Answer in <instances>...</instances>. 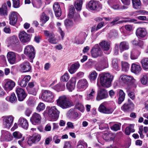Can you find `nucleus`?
I'll use <instances>...</instances> for the list:
<instances>
[{
    "instance_id": "f257e3e1",
    "label": "nucleus",
    "mask_w": 148,
    "mask_h": 148,
    "mask_svg": "<svg viewBox=\"0 0 148 148\" xmlns=\"http://www.w3.org/2000/svg\"><path fill=\"white\" fill-rule=\"evenodd\" d=\"M113 77L110 74L103 73L100 75V83L102 86L105 87H109L111 84Z\"/></svg>"
},
{
    "instance_id": "f03ea898",
    "label": "nucleus",
    "mask_w": 148,
    "mask_h": 148,
    "mask_svg": "<svg viewBox=\"0 0 148 148\" xmlns=\"http://www.w3.org/2000/svg\"><path fill=\"white\" fill-rule=\"evenodd\" d=\"M56 101L57 105L63 109L69 108L73 105V102L69 101L65 96L60 97Z\"/></svg>"
},
{
    "instance_id": "7ed1b4c3",
    "label": "nucleus",
    "mask_w": 148,
    "mask_h": 148,
    "mask_svg": "<svg viewBox=\"0 0 148 148\" xmlns=\"http://www.w3.org/2000/svg\"><path fill=\"white\" fill-rule=\"evenodd\" d=\"M53 93L48 90H44L41 96V98L43 101L49 102H53Z\"/></svg>"
},
{
    "instance_id": "20e7f679",
    "label": "nucleus",
    "mask_w": 148,
    "mask_h": 148,
    "mask_svg": "<svg viewBox=\"0 0 148 148\" xmlns=\"http://www.w3.org/2000/svg\"><path fill=\"white\" fill-rule=\"evenodd\" d=\"M48 114L52 120H56L59 116L60 112L55 106L50 108L49 110Z\"/></svg>"
},
{
    "instance_id": "39448f33",
    "label": "nucleus",
    "mask_w": 148,
    "mask_h": 148,
    "mask_svg": "<svg viewBox=\"0 0 148 148\" xmlns=\"http://www.w3.org/2000/svg\"><path fill=\"white\" fill-rule=\"evenodd\" d=\"M108 96L107 90L104 88H101L97 91L96 100L99 101L107 98Z\"/></svg>"
},
{
    "instance_id": "423d86ee",
    "label": "nucleus",
    "mask_w": 148,
    "mask_h": 148,
    "mask_svg": "<svg viewBox=\"0 0 148 148\" xmlns=\"http://www.w3.org/2000/svg\"><path fill=\"white\" fill-rule=\"evenodd\" d=\"M24 54L27 56L29 59H33L35 56L34 48L31 45L27 46L24 49Z\"/></svg>"
},
{
    "instance_id": "0eeeda50",
    "label": "nucleus",
    "mask_w": 148,
    "mask_h": 148,
    "mask_svg": "<svg viewBox=\"0 0 148 148\" xmlns=\"http://www.w3.org/2000/svg\"><path fill=\"white\" fill-rule=\"evenodd\" d=\"M3 124L5 128H9L12 124L14 117L12 116H9L7 117H3Z\"/></svg>"
},
{
    "instance_id": "6e6552de",
    "label": "nucleus",
    "mask_w": 148,
    "mask_h": 148,
    "mask_svg": "<svg viewBox=\"0 0 148 148\" xmlns=\"http://www.w3.org/2000/svg\"><path fill=\"white\" fill-rule=\"evenodd\" d=\"M91 55L94 58H97L102 55V51L98 45H95L92 48L91 51Z\"/></svg>"
},
{
    "instance_id": "1a4fd4ad",
    "label": "nucleus",
    "mask_w": 148,
    "mask_h": 148,
    "mask_svg": "<svg viewBox=\"0 0 148 148\" xmlns=\"http://www.w3.org/2000/svg\"><path fill=\"white\" fill-rule=\"evenodd\" d=\"M101 7V4L98 1H91L87 5L88 8L90 10H96Z\"/></svg>"
},
{
    "instance_id": "9d476101",
    "label": "nucleus",
    "mask_w": 148,
    "mask_h": 148,
    "mask_svg": "<svg viewBox=\"0 0 148 148\" xmlns=\"http://www.w3.org/2000/svg\"><path fill=\"white\" fill-rule=\"evenodd\" d=\"M16 92L18 100L20 101H23L27 95L24 90L20 88H17L16 90Z\"/></svg>"
},
{
    "instance_id": "9b49d317",
    "label": "nucleus",
    "mask_w": 148,
    "mask_h": 148,
    "mask_svg": "<svg viewBox=\"0 0 148 148\" xmlns=\"http://www.w3.org/2000/svg\"><path fill=\"white\" fill-rule=\"evenodd\" d=\"M41 138V136L40 134L37 133L34 134L29 138L27 143L30 145L32 143H37L40 140Z\"/></svg>"
},
{
    "instance_id": "f8f14e48",
    "label": "nucleus",
    "mask_w": 148,
    "mask_h": 148,
    "mask_svg": "<svg viewBox=\"0 0 148 148\" xmlns=\"http://www.w3.org/2000/svg\"><path fill=\"white\" fill-rule=\"evenodd\" d=\"M7 57L9 62L12 64L15 63L16 61V53L12 51H9L7 53Z\"/></svg>"
},
{
    "instance_id": "ddd939ff",
    "label": "nucleus",
    "mask_w": 148,
    "mask_h": 148,
    "mask_svg": "<svg viewBox=\"0 0 148 148\" xmlns=\"http://www.w3.org/2000/svg\"><path fill=\"white\" fill-rule=\"evenodd\" d=\"M19 37L20 40L24 43L29 42L30 39V35L27 34L24 31H22L20 32Z\"/></svg>"
},
{
    "instance_id": "4468645a",
    "label": "nucleus",
    "mask_w": 148,
    "mask_h": 148,
    "mask_svg": "<svg viewBox=\"0 0 148 148\" xmlns=\"http://www.w3.org/2000/svg\"><path fill=\"white\" fill-rule=\"evenodd\" d=\"M120 79L125 83L127 82L134 84L136 82V80L131 76L123 75L121 76Z\"/></svg>"
},
{
    "instance_id": "2eb2a0df",
    "label": "nucleus",
    "mask_w": 148,
    "mask_h": 148,
    "mask_svg": "<svg viewBox=\"0 0 148 148\" xmlns=\"http://www.w3.org/2000/svg\"><path fill=\"white\" fill-rule=\"evenodd\" d=\"M99 110L101 112L105 114H110L112 113L114 111V109L110 107H106L101 104L99 108Z\"/></svg>"
},
{
    "instance_id": "dca6fc26",
    "label": "nucleus",
    "mask_w": 148,
    "mask_h": 148,
    "mask_svg": "<svg viewBox=\"0 0 148 148\" xmlns=\"http://www.w3.org/2000/svg\"><path fill=\"white\" fill-rule=\"evenodd\" d=\"M18 15V13L15 12H12L10 13L9 15L10 24L14 25L16 23Z\"/></svg>"
},
{
    "instance_id": "f3484780",
    "label": "nucleus",
    "mask_w": 148,
    "mask_h": 148,
    "mask_svg": "<svg viewBox=\"0 0 148 148\" xmlns=\"http://www.w3.org/2000/svg\"><path fill=\"white\" fill-rule=\"evenodd\" d=\"M134 104L132 103H126L121 107L122 110L124 112L131 111L134 109Z\"/></svg>"
},
{
    "instance_id": "a211bd4d",
    "label": "nucleus",
    "mask_w": 148,
    "mask_h": 148,
    "mask_svg": "<svg viewBox=\"0 0 148 148\" xmlns=\"http://www.w3.org/2000/svg\"><path fill=\"white\" fill-rule=\"evenodd\" d=\"M88 85V83L86 80L83 79L79 80L77 86L78 89L84 90L86 88Z\"/></svg>"
},
{
    "instance_id": "6ab92c4d",
    "label": "nucleus",
    "mask_w": 148,
    "mask_h": 148,
    "mask_svg": "<svg viewBox=\"0 0 148 148\" xmlns=\"http://www.w3.org/2000/svg\"><path fill=\"white\" fill-rule=\"evenodd\" d=\"M41 118L40 114L34 113L32 115L31 121L34 124H39L40 123Z\"/></svg>"
},
{
    "instance_id": "aec40b11",
    "label": "nucleus",
    "mask_w": 148,
    "mask_h": 148,
    "mask_svg": "<svg viewBox=\"0 0 148 148\" xmlns=\"http://www.w3.org/2000/svg\"><path fill=\"white\" fill-rule=\"evenodd\" d=\"M15 85V83L10 79L7 80L4 86V89L6 91H9L12 90Z\"/></svg>"
},
{
    "instance_id": "412c9836",
    "label": "nucleus",
    "mask_w": 148,
    "mask_h": 148,
    "mask_svg": "<svg viewBox=\"0 0 148 148\" xmlns=\"http://www.w3.org/2000/svg\"><path fill=\"white\" fill-rule=\"evenodd\" d=\"M76 82V78L75 77H73L67 83L66 87L69 91H72L74 89Z\"/></svg>"
},
{
    "instance_id": "4be33fe9",
    "label": "nucleus",
    "mask_w": 148,
    "mask_h": 148,
    "mask_svg": "<svg viewBox=\"0 0 148 148\" xmlns=\"http://www.w3.org/2000/svg\"><path fill=\"white\" fill-rule=\"evenodd\" d=\"M53 9L56 17H60L62 14V11L60 6L58 2H55L53 5Z\"/></svg>"
},
{
    "instance_id": "5701e85b",
    "label": "nucleus",
    "mask_w": 148,
    "mask_h": 148,
    "mask_svg": "<svg viewBox=\"0 0 148 148\" xmlns=\"http://www.w3.org/2000/svg\"><path fill=\"white\" fill-rule=\"evenodd\" d=\"M20 66L21 70L24 72L29 71L31 69V66L28 62L23 63L20 64Z\"/></svg>"
},
{
    "instance_id": "b1692460",
    "label": "nucleus",
    "mask_w": 148,
    "mask_h": 148,
    "mask_svg": "<svg viewBox=\"0 0 148 148\" xmlns=\"http://www.w3.org/2000/svg\"><path fill=\"white\" fill-rule=\"evenodd\" d=\"M132 72L136 74H138L141 72L142 69L140 65L132 64L131 68Z\"/></svg>"
},
{
    "instance_id": "393cba45",
    "label": "nucleus",
    "mask_w": 148,
    "mask_h": 148,
    "mask_svg": "<svg viewBox=\"0 0 148 148\" xmlns=\"http://www.w3.org/2000/svg\"><path fill=\"white\" fill-rule=\"evenodd\" d=\"M19 125L23 128L27 129L28 127V122L25 118L22 117L20 118L18 121Z\"/></svg>"
},
{
    "instance_id": "a878e982",
    "label": "nucleus",
    "mask_w": 148,
    "mask_h": 148,
    "mask_svg": "<svg viewBox=\"0 0 148 148\" xmlns=\"http://www.w3.org/2000/svg\"><path fill=\"white\" fill-rule=\"evenodd\" d=\"M147 34V32L145 29L143 28H138L136 31V35L142 38L145 37Z\"/></svg>"
},
{
    "instance_id": "bb28decb",
    "label": "nucleus",
    "mask_w": 148,
    "mask_h": 148,
    "mask_svg": "<svg viewBox=\"0 0 148 148\" xmlns=\"http://www.w3.org/2000/svg\"><path fill=\"white\" fill-rule=\"evenodd\" d=\"M30 78L31 76L30 75L25 76L19 82V85L22 87H25Z\"/></svg>"
},
{
    "instance_id": "cd10ccee",
    "label": "nucleus",
    "mask_w": 148,
    "mask_h": 148,
    "mask_svg": "<svg viewBox=\"0 0 148 148\" xmlns=\"http://www.w3.org/2000/svg\"><path fill=\"white\" fill-rule=\"evenodd\" d=\"M129 48L128 43L126 41L121 42L119 45V49L121 52L127 50Z\"/></svg>"
},
{
    "instance_id": "c85d7f7f",
    "label": "nucleus",
    "mask_w": 148,
    "mask_h": 148,
    "mask_svg": "<svg viewBox=\"0 0 148 148\" xmlns=\"http://www.w3.org/2000/svg\"><path fill=\"white\" fill-rule=\"evenodd\" d=\"M79 63H75L72 64L69 69L68 71L71 74L75 73L77 69L79 68Z\"/></svg>"
},
{
    "instance_id": "c756f323",
    "label": "nucleus",
    "mask_w": 148,
    "mask_h": 148,
    "mask_svg": "<svg viewBox=\"0 0 148 148\" xmlns=\"http://www.w3.org/2000/svg\"><path fill=\"white\" fill-rule=\"evenodd\" d=\"M100 46L105 51H108L110 48V43L105 40H103L99 43Z\"/></svg>"
},
{
    "instance_id": "7c9ffc66",
    "label": "nucleus",
    "mask_w": 148,
    "mask_h": 148,
    "mask_svg": "<svg viewBox=\"0 0 148 148\" xmlns=\"http://www.w3.org/2000/svg\"><path fill=\"white\" fill-rule=\"evenodd\" d=\"M2 133L1 136L5 140L9 141L11 140L12 136L9 132L6 131H3L2 132Z\"/></svg>"
},
{
    "instance_id": "2f4dec72",
    "label": "nucleus",
    "mask_w": 148,
    "mask_h": 148,
    "mask_svg": "<svg viewBox=\"0 0 148 148\" xmlns=\"http://www.w3.org/2000/svg\"><path fill=\"white\" fill-rule=\"evenodd\" d=\"M0 15L3 16L8 15V9L6 3L3 4L0 8Z\"/></svg>"
},
{
    "instance_id": "473e14b6",
    "label": "nucleus",
    "mask_w": 148,
    "mask_h": 148,
    "mask_svg": "<svg viewBox=\"0 0 148 148\" xmlns=\"http://www.w3.org/2000/svg\"><path fill=\"white\" fill-rule=\"evenodd\" d=\"M103 138L106 140H113L115 137V135L112 133L107 132L105 133L103 136Z\"/></svg>"
},
{
    "instance_id": "72a5a7b5",
    "label": "nucleus",
    "mask_w": 148,
    "mask_h": 148,
    "mask_svg": "<svg viewBox=\"0 0 148 148\" xmlns=\"http://www.w3.org/2000/svg\"><path fill=\"white\" fill-rule=\"evenodd\" d=\"M18 40L17 37L15 36H11L8 39V42L11 45L18 44Z\"/></svg>"
},
{
    "instance_id": "f704fd0d",
    "label": "nucleus",
    "mask_w": 148,
    "mask_h": 148,
    "mask_svg": "<svg viewBox=\"0 0 148 148\" xmlns=\"http://www.w3.org/2000/svg\"><path fill=\"white\" fill-rule=\"evenodd\" d=\"M134 125L130 124L127 127L125 130V134L127 135H129L131 132H133L135 131L134 129Z\"/></svg>"
},
{
    "instance_id": "c9c22d12",
    "label": "nucleus",
    "mask_w": 148,
    "mask_h": 148,
    "mask_svg": "<svg viewBox=\"0 0 148 148\" xmlns=\"http://www.w3.org/2000/svg\"><path fill=\"white\" fill-rule=\"evenodd\" d=\"M133 7L136 9H139L141 8V3L140 0H132Z\"/></svg>"
},
{
    "instance_id": "e433bc0d",
    "label": "nucleus",
    "mask_w": 148,
    "mask_h": 148,
    "mask_svg": "<svg viewBox=\"0 0 148 148\" xmlns=\"http://www.w3.org/2000/svg\"><path fill=\"white\" fill-rule=\"evenodd\" d=\"M83 1L82 0H77L75 2V7L77 10L80 11L82 9Z\"/></svg>"
},
{
    "instance_id": "4c0bfd02",
    "label": "nucleus",
    "mask_w": 148,
    "mask_h": 148,
    "mask_svg": "<svg viewBox=\"0 0 148 148\" xmlns=\"http://www.w3.org/2000/svg\"><path fill=\"white\" fill-rule=\"evenodd\" d=\"M65 88V84L64 83H59L54 87V89L57 91L63 90Z\"/></svg>"
},
{
    "instance_id": "58836bf2",
    "label": "nucleus",
    "mask_w": 148,
    "mask_h": 148,
    "mask_svg": "<svg viewBox=\"0 0 148 148\" xmlns=\"http://www.w3.org/2000/svg\"><path fill=\"white\" fill-rule=\"evenodd\" d=\"M69 12L68 14V17L70 18H73L74 15L75 9L73 5L70 6L69 8Z\"/></svg>"
},
{
    "instance_id": "ea45409f",
    "label": "nucleus",
    "mask_w": 148,
    "mask_h": 148,
    "mask_svg": "<svg viewBox=\"0 0 148 148\" xmlns=\"http://www.w3.org/2000/svg\"><path fill=\"white\" fill-rule=\"evenodd\" d=\"M142 67L144 69H148V58L142 59L141 61Z\"/></svg>"
},
{
    "instance_id": "a19ab883",
    "label": "nucleus",
    "mask_w": 148,
    "mask_h": 148,
    "mask_svg": "<svg viewBox=\"0 0 148 148\" xmlns=\"http://www.w3.org/2000/svg\"><path fill=\"white\" fill-rule=\"evenodd\" d=\"M97 73L95 71H92L89 75V78L91 81H95L96 79Z\"/></svg>"
},
{
    "instance_id": "79ce46f5",
    "label": "nucleus",
    "mask_w": 148,
    "mask_h": 148,
    "mask_svg": "<svg viewBox=\"0 0 148 148\" xmlns=\"http://www.w3.org/2000/svg\"><path fill=\"white\" fill-rule=\"evenodd\" d=\"M122 69L123 71H127L129 68V64L127 62H121Z\"/></svg>"
},
{
    "instance_id": "37998d69",
    "label": "nucleus",
    "mask_w": 148,
    "mask_h": 148,
    "mask_svg": "<svg viewBox=\"0 0 148 148\" xmlns=\"http://www.w3.org/2000/svg\"><path fill=\"white\" fill-rule=\"evenodd\" d=\"M90 91V92L88 93L87 95L86 99L87 100L92 99L95 95V92L94 89H92Z\"/></svg>"
},
{
    "instance_id": "c03bdc74",
    "label": "nucleus",
    "mask_w": 148,
    "mask_h": 148,
    "mask_svg": "<svg viewBox=\"0 0 148 148\" xmlns=\"http://www.w3.org/2000/svg\"><path fill=\"white\" fill-rule=\"evenodd\" d=\"M32 2L34 7L39 8L41 5V0H32Z\"/></svg>"
},
{
    "instance_id": "a18cd8bd",
    "label": "nucleus",
    "mask_w": 148,
    "mask_h": 148,
    "mask_svg": "<svg viewBox=\"0 0 148 148\" xmlns=\"http://www.w3.org/2000/svg\"><path fill=\"white\" fill-rule=\"evenodd\" d=\"M64 25L67 28L72 27L73 25V22L72 21L66 19L64 21Z\"/></svg>"
},
{
    "instance_id": "49530a36",
    "label": "nucleus",
    "mask_w": 148,
    "mask_h": 148,
    "mask_svg": "<svg viewBox=\"0 0 148 148\" xmlns=\"http://www.w3.org/2000/svg\"><path fill=\"white\" fill-rule=\"evenodd\" d=\"M121 126V124L119 123L114 124L110 127V128L112 130L117 131L120 129Z\"/></svg>"
},
{
    "instance_id": "de8ad7c7",
    "label": "nucleus",
    "mask_w": 148,
    "mask_h": 148,
    "mask_svg": "<svg viewBox=\"0 0 148 148\" xmlns=\"http://www.w3.org/2000/svg\"><path fill=\"white\" fill-rule=\"evenodd\" d=\"M141 82L143 85L146 84L148 81V73L144 75L140 79Z\"/></svg>"
},
{
    "instance_id": "09e8293b",
    "label": "nucleus",
    "mask_w": 148,
    "mask_h": 148,
    "mask_svg": "<svg viewBox=\"0 0 148 148\" xmlns=\"http://www.w3.org/2000/svg\"><path fill=\"white\" fill-rule=\"evenodd\" d=\"M69 78V74L67 73H65L60 78V80L61 82H66Z\"/></svg>"
},
{
    "instance_id": "8fccbe9b",
    "label": "nucleus",
    "mask_w": 148,
    "mask_h": 148,
    "mask_svg": "<svg viewBox=\"0 0 148 148\" xmlns=\"http://www.w3.org/2000/svg\"><path fill=\"white\" fill-rule=\"evenodd\" d=\"M9 101L12 103H14L17 101V99L15 94L14 93L11 94L9 98Z\"/></svg>"
},
{
    "instance_id": "3c124183",
    "label": "nucleus",
    "mask_w": 148,
    "mask_h": 148,
    "mask_svg": "<svg viewBox=\"0 0 148 148\" xmlns=\"http://www.w3.org/2000/svg\"><path fill=\"white\" fill-rule=\"evenodd\" d=\"M49 19V17L44 13H42L40 17V20L42 23H45Z\"/></svg>"
},
{
    "instance_id": "603ef678",
    "label": "nucleus",
    "mask_w": 148,
    "mask_h": 148,
    "mask_svg": "<svg viewBox=\"0 0 148 148\" xmlns=\"http://www.w3.org/2000/svg\"><path fill=\"white\" fill-rule=\"evenodd\" d=\"M44 34L45 36L50 38L52 37L55 36L54 34L49 31L45 30L44 31Z\"/></svg>"
},
{
    "instance_id": "864d4df0",
    "label": "nucleus",
    "mask_w": 148,
    "mask_h": 148,
    "mask_svg": "<svg viewBox=\"0 0 148 148\" xmlns=\"http://www.w3.org/2000/svg\"><path fill=\"white\" fill-rule=\"evenodd\" d=\"M112 64L114 68L116 70H118V61L116 59H113L112 61Z\"/></svg>"
},
{
    "instance_id": "5fc2aeb1",
    "label": "nucleus",
    "mask_w": 148,
    "mask_h": 148,
    "mask_svg": "<svg viewBox=\"0 0 148 148\" xmlns=\"http://www.w3.org/2000/svg\"><path fill=\"white\" fill-rule=\"evenodd\" d=\"M13 135L14 138L17 139L21 138L22 136L21 133L18 131H15L13 132Z\"/></svg>"
},
{
    "instance_id": "6e6d98bb",
    "label": "nucleus",
    "mask_w": 148,
    "mask_h": 148,
    "mask_svg": "<svg viewBox=\"0 0 148 148\" xmlns=\"http://www.w3.org/2000/svg\"><path fill=\"white\" fill-rule=\"evenodd\" d=\"M45 108V104L42 103H40L36 108L37 110L40 112L41 111L43 110Z\"/></svg>"
},
{
    "instance_id": "4d7b16f0",
    "label": "nucleus",
    "mask_w": 148,
    "mask_h": 148,
    "mask_svg": "<svg viewBox=\"0 0 148 148\" xmlns=\"http://www.w3.org/2000/svg\"><path fill=\"white\" fill-rule=\"evenodd\" d=\"M75 107L76 108L79 110L81 112H83L84 110V107L83 106L81 103H78L76 105Z\"/></svg>"
},
{
    "instance_id": "13d9d810",
    "label": "nucleus",
    "mask_w": 148,
    "mask_h": 148,
    "mask_svg": "<svg viewBox=\"0 0 148 148\" xmlns=\"http://www.w3.org/2000/svg\"><path fill=\"white\" fill-rule=\"evenodd\" d=\"M55 36L52 37L48 39V41L50 43L53 44H56L57 43L58 40L55 37Z\"/></svg>"
},
{
    "instance_id": "bf43d9fd",
    "label": "nucleus",
    "mask_w": 148,
    "mask_h": 148,
    "mask_svg": "<svg viewBox=\"0 0 148 148\" xmlns=\"http://www.w3.org/2000/svg\"><path fill=\"white\" fill-rule=\"evenodd\" d=\"M13 1V6L14 8H17L20 6L19 0H12Z\"/></svg>"
},
{
    "instance_id": "052dcab7",
    "label": "nucleus",
    "mask_w": 148,
    "mask_h": 148,
    "mask_svg": "<svg viewBox=\"0 0 148 148\" xmlns=\"http://www.w3.org/2000/svg\"><path fill=\"white\" fill-rule=\"evenodd\" d=\"M73 19L75 22H78L80 20V16L79 14L75 13L73 17Z\"/></svg>"
},
{
    "instance_id": "680f3d73",
    "label": "nucleus",
    "mask_w": 148,
    "mask_h": 148,
    "mask_svg": "<svg viewBox=\"0 0 148 148\" xmlns=\"http://www.w3.org/2000/svg\"><path fill=\"white\" fill-rule=\"evenodd\" d=\"M119 20V17H116L114 19L113 21L110 23V24L112 25H116L118 23V21Z\"/></svg>"
},
{
    "instance_id": "e2e57ef3",
    "label": "nucleus",
    "mask_w": 148,
    "mask_h": 148,
    "mask_svg": "<svg viewBox=\"0 0 148 148\" xmlns=\"http://www.w3.org/2000/svg\"><path fill=\"white\" fill-rule=\"evenodd\" d=\"M118 2V0H108V3L109 5L111 6L115 3H116Z\"/></svg>"
},
{
    "instance_id": "0e129e2a",
    "label": "nucleus",
    "mask_w": 148,
    "mask_h": 148,
    "mask_svg": "<svg viewBox=\"0 0 148 148\" xmlns=\"http://www.w3.org/2000/svg\"><path fill=\"white\" fill-rule=\"evenodd\" d=\"M104 24V23L103 22H101L99 23L96 27V30H97L102 27L103 26Z\"/></svg>"
},
{
    "instance_id": "69168bd1",
    "label": "nucleus",
    "mask_w": 148,
    "mask_h": 148,
    "mask_svg": "<svg viewBox=\"0 0 148 148\" xmlns=\"http://www.w3.org/2000/svg\"><path fill=\"white\" fill-rule=\"evenodd\" d=\"M128 95L132 99L135 98V95L134 92L131 91H128Z\"/></svg>"
},
{
    "instance_id": "338daca9",
    "label": "nucleus",
    "mask_w": 148,
    "mask_h": 148,
    "mask_svg": "<svg viewBox=\"0 0 148 148\" xmlns=\"http://www.w3.org/2000/svg\"><path fill=\"white\" fill-rule=\"evenodd\" d=\"M64 148H72L70 142L69 141L65 142Z\"/></svg>"
},
{
    "instance_id": "774afa93",
    "label": "nucleus",
    "mask_w": 148,
    "mask_h": 148,
    "mask_svg": "<svg viewBox=\"0 0 148 148\" xmlns=\"http://www.w3.org/2000/svg\"><path fill=\"white\" fill-rule=\"evenodd\" d=\"M110 7L114 10H118L120 9L119 5L118 4L115 3L110 6Z\"/></svg>"
}]
</instances>
